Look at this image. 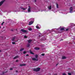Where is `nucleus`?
<instances>
[{
	"mask_svg": "<svg viewBox=\"0 0 75 75\" xmlns=\"http://www.w3.org/2000/svg\"><path fill=\"white\" fill-rule=\"evenodd\" d=\"M16 62H18V60H17L16 61Z\"/></svg>",
	"mask_w": 75,
	"mask_h": 75,
	"instance_id": "obj_50",
	"label": "nucleus"
},
{
	"mask_svg": "<svg viewBox=\"0 0 75 75\" xmlns=\"http://www.w3.org/2000/svg\"><path fill=\"white\" fill-rule=\"evenodd\" d=\"M48 9H49V10H51V6H48Z\"/></svg>",
	"mask_w": 75,
	"mask_h": 75,
	"instance_id": "obj_11",
	"label": "nucleus"
},
{
	"mask_svg": "<svg viewBox=\"0 0 75 75\" xmlns=\"http://www.w3.org/2000/svg\"><path fill=\"white\" fill-rule=\"evenodd\" d=\"M17 58H18V56H16L15 57H14L13 59H16Z\"/></svg>",
	"mask_w": 75,
	"mask_h": 75,
	"instance_id": "obj_21",
	"label": "nucleus"
},
{
	"mask_svg": "<svg viewBox=\"0 0 75 75\" xmlns=\"http://www.w3.org/2000/svg\"><path fill=\"white\" fill-rule=\"evenodd\" d=\"M9 69L11 71H12V70H13V68H10Z\"/></svg>",
	"mask_w": 75,
	"mask_h": 75,
	"instance_id": "obj_32",
	"label": "nucleus"
},
{
	"mask_svg": "<svg viewBox=\"0 0 75 75\" xmlns=\"http://www.w3.org/2000/svg\"><path fill=\"white\" fill-rule=\"evenodd\" d=\"M70 10H72V7H71L70 8Z\"/></svg>",
	"mask_w": 75,
	"mask_h": 75,
	"instance_id": "obj_36",
	"label": "nucleus"
},
{
	"mask_svg": "<svg viewBox=\"0 0 75 75\" xmlns=\"http://www.w3.org/2000/svg\"><path fill=\"white\" fill-rule=\"evenodd\" d=\"M58 65V63H57V64H56V66H57Z\"/></svg>",
	"mask_w": 75,
	"mask_h": 75,
	"instance_id": "obj_49",
	"label": "nucleus"
},
{
	"mask_svg": "<svg viewBox=\"0 0 75 75\" xmlns=\"http://www.w3.org/2000/svg\"><path fill=\"white\" fill-rule=\"evenodd\" d=\"M30 44L29 43H28L27 45V47H30Z\"/></svg>",
	"mask_w": 75,
	"mask_h": 75,
	"instance_id": "obj_16",
	"label": "nucleus"
},
{
	"mask_svg": "<svg viewBox=\"0 0 75 75\" xmlns=\"http://www.w3.org/2000/svg\"><path fill=\"white\" fill-rule=\"evenodd\" d=\"M35 0V1H34L35 2H36V1H37L36 0Z\"/></svg>",
	"mask_w": 75,
	"mask_h": 75,
	"instance_id": "obj_48",
	"label": "nucleus"
},
{
	"mask_svg": "<svg viewBox=\"0 0 75 75\" xmlns=\"http://www.w3.org/2000/svg\"><path fill=\"white\" fill-rule=\"evenodd\" d=\"M1 50H0V52H1Z\"/></svg>",
	"mask_w": 75,
	"mask_h": 75,
	"instance_id": "obj_55",
	"label": "nucleus"
},
{
	"mask_svg": "<svg viewBox=\"0 0 75 75\" xmlns=\"http://www.w3.org/2000/svg\"><path fill=\"white\" fill-rule=\"evenodd\" d=\"M33 23H34V21H31L30 22H29L28 25H31V24H33Z\"/></svg>",
	"mask_w": 75,
	"mask_h": 75,
	"instance_id": "obj_5",
	"label": "nucleus"
},
{
	"mask_svg": "<svg viewBox=\"0 0 75 75\" xmlns=\"http://www.w3.org/2000/svg\"><path fill=\"white\" fill-rule=\"evenodd\" d=\"M4 1H5V0H4L0 2V6H1L4 3Z\"/></svg>",
	"mask_w": 75,
	"mask_h": 75,
	"instance_id": "obj_3",
	"label": "nucleus"
},
{
	"mask_svg": "<svg viewBox=\"0 0 75 75\" xmlns=\"http://www.w3.org/2000/svg\"><path fill=\"white\" fill-rule=\"evenodd\" d=\"M29 31H31L32 30V28H30L28 29Z\"/></svg>",
	"mask_w": 75,
	"mask_h": 75,
	"instance_id": "obj_26",
	"label": "nucleus"
},
{
	"mask_svg": "<svg viewBox=\"0 0 75 75\" xmlns=\"http://www.w3.org/2000/svg\"><path fill=\"white\" fill-rule=\"evenodd\" d=\"M26 56H27V57H28V56H29V54H27Z\"/></svg>",
	"mask_w": 75,
	"mask_h": 75,
	"instance_id": "obj_41",
	"label": "nucleus"
},
{
	"mask_svg": "<svg viewBox=\"0 0 75 75\" xmlns=\"http://www.w3.org/2000/svg\"><path fill=\"white\" fill-rule=\"evenodd\" d=\"M62 75H66V74L65 73H63Z\"/></svg>",
	"mask_w": 75,
	"mask_h": 75,
	"instance_id": "obj_42",
	"label": "nucleus"
},
{
	"mask_svg": "<svg viewBox=\"0 0 75 75\" xmlns=\"http://www.w3.org/2000/svg\"><path fill=\"white\" fill-rule=\"evenodd\" d=\"M8 20L10 21V20H10V19H8Z\"/></svg>",
	"mask_w": 75,
	"mask_h": 75,
	"instance_id": "obj_52",
	"label": "nucleus"
},
{
	"mask_svg": "<svg viewBox=\"0 0 75 75\" xmlns=\"http://www.w3.org/2000/svg\"><path fill=\"white\" fill-rule=\"evenodd\" d=\"M66 58H67V57H65V56H63V57H62V59H66Z\"/></svg>",
	"mask_w": 75,
	"mask_h": 75,
	"instance_id": "obj_9",
	"label": "nucleus"
},
{
	"mask_svg": "<svg viewBox=\"0 0 75 75\" xmlns=\"http://www.w3.org/2000/svg\"><path fill=\"white\" fill-rule=\"evenodd\" d=\"M39 11H45V12H46V11H46V10H39Z\"/></svg>",
	"mask_w": 75,
	"mask_h": 75,
	"instance_id": "obj_17",
	"label": "nucleus"
},
{
	"mask_svg": "<svg viewBox=\"0 0 75 75\" xmlns=\"http://www.w3.org/2000/svg\"><path fill=\"white\" fill-rule=\"evenodd\" d=\"M30 9H31V8H30V6H29V8L28 9V10H30Z\"/></svg>",
	"mask_w": 75,
	"mask_h": 75,
	"instance_id": "obj_29",
	"label": "nucleus"
},
{
	"mask_svg": "<svg viewBox=\"0 0 75 75\" xmlns=\"http://www.w3.org/2000/svg\"><path fill=\"white\" fill-rule=\"evenodd\" d=\"M54 75H57V74L56 73L55 74H54Z\"/></svg>",
	"mask_w": 75,
	"mask_h": 75,
	"instance_id": "obj_45",
	"label": "nucleus"
},
{
	"mask_svg": "<svg viewBox=\"0 0 75 75\" xmlns=\"http://www.w3.org/2000/svg\"><path fill=\"white\" fill-rule=\"evenodd\" d=\"M17 58H18V56H16L15 57H14L13 59H16Z\"/></svg>",
	"mask_w": 75,
	"mask_h": 75,
	"instance_id": "obj_20",
	"label": "nucleus"
},
{
	"mask_svg": "<svg viewBox=\"0 0 75 75\" xmlns=\"http://www.w3.org/2000/svg\"><path fill=\"white\" fill-rule=\"evenodd\" d=\"M0 38H3V36H1Z\"/></svg>",
	"mask_w": 75,
	"mask_h": 75,
	"instance_id": "obj_43",
	"label": "nucleus"
},
{
	"mask_svg": "<svg viewBox=\"0 0 75 75\" xmlns=\"http://www.w3.org/2000/svg\"><path fill=\"white\" fill-rule=\"evenodd\" d=\"M39 37H42V36L41 35H39L38 36Z\"/></svg>",
	"mask_w": 75,
	"mask_h": 75,
	"instance_id": "obj_40",
	"label": "nucleus"
},
{
	"mask_svg": "<svg viewBox=\"0 0 75 75\" xmlns=\"http://www.w3.org/2000/svg\"><path fill=\"white\" fill-rule=\"evenodd\" d=\"M26 52H26L25 51L23 52V54H26Z\"/></svg>",
	"mask_w": 75,
	"mask_h": 75,
	"instance_id": "obj_30",
	"label": "nucleus"
},
{
	"mask_svg": "<svg viewBox=\"0 0 75 75\" xmlns=\"http://www.w3.org/2000/svg\"><path fill=\"white\" fill-rule=\"evenodd\" d=\"M55 29H56V28H55Z\"/></svg>",
	"mask_w": 75,
	"mask_h": 75,
	"instance_id": "obj_59",
	"label": "nucleus"
},
{
	"mask_svg": "<svg viewBox=\"0 0 75 75\" xmlns=\"http://www.w3.org/2000/svg\"><path fill=\"white\" fill-rule=\"evenodd\" d=\"M28 13H30V12H31V10H28Z\"/></svg>",
	"mask_w": 75,
	"mask_h": 75,
	"instance_id": "obj_28",
	"label": "nucleus"
},
{
	"mask_svg": "<svg viewBox=\"0 0 75 75\" xmlns=\"http://www.w3.org/2000/svg\"><path fill=\"white\" fill-rule=\"evenodd\" d=\"M36 27L37 29H40V28L38 26H36Z\"/></svg>",
	"mask_w": 75,
	"mask_h": 75,
	"instance_id": "obj_24",
	"label": "nucleus"
},
{
	"mask_svg": "<svg viewBox=\"0 0 75 75\" xmlns=\"http://www.w3.org/2000/svg\"><path fill=\"white\" fill-rule=\"evenodd\" d=\"M24 49L23 48H22L20 50V51H22L24 50Z\"/></svg>",
	"mask_w": 75,
	"mask_h": 75,
	"instance_id": "obj_22",
	"label": "nucleus"
},
{
	"mask_svg": "<svg viewBox=\"0 0 75 75\" xmlns=\"http://www.w3.org/2000/svg\"><path fill=\"white\" fill-rule=\"evenodd\" d=\"M24 38H27V36L25 35L24 36Z\"/></svg>",
	"mask_w": 75,
	"mask_h": 75,
	"instance_id": "obj_33",
	"label": "nucleus"
},
{
	"mask_svg": "<svg viewBox=\"0 0 75 75\" xmlns=\"http://www.w3.org/2000/svg\"><path fill=\"white\" fill-rule=\"evenodd\" d=\"M11 30V31H13V30Z\"/></svg>",
	"mask_w": 75,
	"mask_h": 75,
	"instance_id": "obj_53",
	"label": "nucleus"
},
{
	"mask_svg": "<svg viewBox=\"0 0 75 75\" xmlns=\"http://www.w3.org/2000/svg\"><path fill=\"white\" fill-rule=\"evenodd\" d=\"M56 5L57 8H58V5L57 4Z\"/></svg>",
	"mask_w": 75,
	"mask_h": 75,
	"instance_id": "obj_38",
	"label": "nucleus"
},
{
	"mask_svg": "<svg viewBox=\"0 0 75 75\" xmlns=\"http://www.w3.org/2000/svg\"><path fill=\"white\" fill-rule=\"evenodd\" d=\"M35 58L36 59L37 58H38V55H36L35 56Z\"/></svg>",
	"mask_w": 75,
	"mask_h": 75,
	"instance_id": "obj_27",
	"label": "nucleus"
},
{
	"mask_svg": "<svg viewBox=\"0 0 75 75\" xmlns=\"http://www.w3.org/2000/svg\"><path fill=\"white\" fill-rule=\"evenodd\" d=\"M42 56H44V55H45V54H42Z\"/></svg>",
	"mask_w": 75,
	"mask_h": 75,
	"instance_id": "obj_31",
	"label": "nucleus"
},
{
	"mask_svg": "<svg viewBox=\"0 0 75 75\" xmlns=\"http://www.w3.org/2000/svg\"><path fill=\"white\" fill-rule=\"evenodd\" d=\"M40 68L39 67H38L36 69H33V71L36 72H38V71H40Z\"/></svg>",
	"mask_w": 75,
	"mask_h": 75,
	"instance_id": "obj_1",
	"label": "nucleus"
},
{
	"mask_svg": "<svg viewBox=\"0 0 75 75\" xmlns=\"http://www.w3.org/2000/svg\"><path fill=\"white\" fill-rule=\"evenodd\" d=\"M38 11H39V10H35V12H38Z\"/></svg>",
	"mask_w": 75,
	"mask_h": 75,
	"instance_id": "obj_23",
	"label": "nucleus"
},
{
	"mask_svg": "<svg viewBox=\"0 0 75 75\" xmlns=\"http://www.w3.org/2000/svg\"><path fill=\"white\" fill-rule=\"evenodd\" d=\"M4 22H2V23H1V25H3V24H4Z\"/></svg>",
	"mask_w": 75,
	"mask_h": 75,
	"instance_id": "obj_34",
	"label": "nucleus"
},
{
	"mask_svg": "<svg viewBox=\"0 0 75 75\" xmlns=\"http://www.w3.org/2000/svg\"><path fill=\"white\" fill-rule=\"evenodd\" d=\"M16 38V37H14L13 38L12 40V41H14V40H15Z\"/></svg>",
	"mask_w": 75,
	"mask_h": 75,
	"instance_id": "obj_12",
	"label": "nucleus"
},
{
	"mask_svg": "<svg viewBox=\"0 0 75 75\" xmlns=\"http://www.w3.org/2000/svg\"><path fill=\"white\" fill-rule=\"evenodd\" d=\"M57 30H58V29H57Z\"/></svg>",
	"mask_w": 75,
	"mask_h": 75,
	"instance_id": "obj_58",
	"label": "nucleus"
},
{
	"mask_svg": "<svg viewBox=\"0 0 75 75\" xmlns=\"http://www.w3.org/2000/svg\"><path fill=\"white\" fill-rule=\"evenodd\" d=\"M29 52H30V54H33V55H34V53H33V52H32V51H31V50H29Z\"/></svg>",
	"mask_w": 75,
	"mask_h": 75,
	"instance_id": "obj_7",
	"label": "nucleus"
},
{
	"mask_svg": "<svg viewBox=\"0 0 75 75\" xmlns=\"http://www.w3.org/2000/svg\"><path fill=\"white\" fill-rule=\"evenodd\" d=\"M63 40V39H62L60 40V41H62Z\"/></svg>",
	"mask_w": 75,
	"mask_h": 75,
	"instance_id": "obj_46",
	"label": "nucleus"
},
{
	"mask_svg": "<svg viewBox=\"0 0 75 75\" xmlns=\"http://www.w3.org/2000/svg\"><path fill=\"white\" fill-rule=\"evenodd\" d=\"M20 8H21V9H22V10H26V9H27V8H23L22 7H21Z\"/></svg>",
	"mask_w": 75,
	"mask_h": 75,
	"instance_id": "obj_10",
	"label": "nucleus"
},
{
	"mask_svg": "<svg viewBox=\"0 0 75 75\" xmlns=\"http://www.w3.org/2000/svg\"><path fill=\"white\" fill-rule=\"evenodd\" d=\"M70 13H73V11H72V10H70Z\"/></svg>",
	"mask_w": 75,
	"mask_h": 75,
	"instance_id": "obj_25",
	"label": "nucleus"
},
{
	"mask_svg": "<svg viewBox=\"0 0 75 75\" xmlns=\"http://www.w3.org/2000/svg\"><path fill=\"white\" fill-rule=\"evenodd\" d=\"M18 41V40L15 41V42H17Z\"/></svg>",
	"mask_w": 75,
	"mask_h": 75,
	"instance_id": "obj_51",
	"label": "nucleus"
},
{
	"mask_svg": "<svg viewBox=\"0 0 75 75\" xmlns=\"http://www.w3.org/2000/svg\"><path fill=\"white\" fill-rule=\"evenodd\" d=\"M68 74L69 75H71V73H68Z\"/></svg>",
	"mask_w": 75,
	"mask_h": 75,
	"instance_id": "obj_37",
	"label": "nucleus"
},
{
	"mask_svg": "<svg viewBox=\"0 0 75 75\" xmlns=\"http://www.w3.org/2000/svg\"><path fill=\"white\" fill-rule=\"evenodd\" d=\"M25 65H26V64H20V66L21 67H22V66H25Z\"/></svg>",
	"mask_w": 75,
	"mask_h": 75,
	"instance_id": "obj_15",
	"label": "nucleus"
},
{
	"mask_svg": "<svg viewBox=\"0 0 75 75\" xmlns=\"http://www.w3.org/2000/svg\"><path fill=\"white\" fill-rule=\"evenodd\" d=\"M50 75H51L50 74Z\"/></svg>",
	"mask_w": 75,
	"mask_h": 75,
	"instance_id": "obj_57",
	"label": "nucleus"
},
{
	"mask_svg": "<svg viewBox=\"0 0 75 75\" xmlns=\"http://www.w3.org/2000/svg\"><path fill=\"white\" fill-rule=\"evenodd\" d=\"M5 73H6V72H3L2 74H5Z\"/></svg>",
	"mask_w": 75,
	"mask_h": 75,
	"instance_id": "obj_39",
	"label": "nucleus"
},
{
	"mask_svg": "<svg viewBox=\"0 0 75 75\" xmlns=\"http://www.w3.org/2000/svg\"><path fill=\"white\" fill-rule=\"evenodd\" d=\"M32 59L33 61H38V59L37 58L36 59L35 58H32Z\"/></svg>",
	"mask_w": 75,
	"mask_h": 75,
	"instance_id": "obj_4",
	"label": "nucleus"
},
{
	"mask_svg": "<svg viewBox=\"0 0 75 75\" xmlns=\"http://www.w3.org/2000/svg\"><path fill=\"white\" fill-rule=\"evenodd\" d=\"M16 72H18V71L16 70Z\"/></svg>",
	"mask_w": 75,
	"mask_h": 75,
	"instance_id": "obj_47",
	"label": "nucleus"
},
{
	"mask_svg": "<svg viewBox=\"0 0 75 75\" xmlns=\"http://www.w3.org/2000/svg\"><path fill=\"white\" fill-rule=\"evenodd\" d=\"M32 40L29 39V40H28V43H30V42H32Z\"/></svg>",
	"mask_w": 75,
	"mask_h": 75,
	"instance_id": "obj_8",
	"label": "nucleus"
},
{
	"mask_svg": "<svg viewBox=\"0 0 75 75\" xmlns=\"http://www.w3.org/2000/svg\"><path fill=\"white\" fill-rule=\"evenodd\" d=\"M69 30V29H66V31H68V30Z\"/></svg>",
	"mask_w": 75,
	"mask_h": 75,
	"instance_id": "obj_44",
	"label": "nucleus"
},
{
	"mask_svg": "<svg viewBox=\"0 0 75 75\" xmlns=\"http://www.w3.org/2000/svg\"><path fill=\"white\" fill-rule=\"evenodd\" d=\"M35 50H40V48L38 47H35L34 48Z\"/></svg>",
	"mask_w": 75,
	"mask_h": 75,
	"instance_id": "obj_6",
	"label": "nucleus"
},
{
	"mask_svg": "<svg viewBox=\"0 0 75 75\" xmlns=\"http://www.w3.org/2000/svg\"><path fill=\"white\" fill-rule=\"evenodd\" d=\"M21 31H22V33H26L27 32V30L23 29H21Z\"/></svg>",
	"mask_w": 75,
	"mask_h": 75,
	"instance_id": "obj_2",
	"label": "nucleus"
},
{
	"mask_svg": "<svg viewBox=\"0 0 75 75\" xmlns=\"http://www.w3.org/2000/svg\"><path fill=\"white\" fill-rule=\"evenodd\" d=\"M12 44L14 45V44H15V42H12Z\"/></svg>",
	"mask_w": 75,
	"mask_h": 75,
	"instance_id": "obj_35",
	"label": "nucleus"
},
{
	"mask_svg": "<svg viewBox=\"0 0 75 75\" xmlns=\"http://www.w3.org/2000/svg\"><path fill=\"white\" fill-rule=\"evenodd\" d=\"M54 31V32H55V31Z\"/></svg>",
	"mask_w": 75,
	"mask_h": 75,
	"instance_id": "obj_56",
	"label": "nucleus"
},
{
	"mask_svg": "<svg viewBox=\"0 0 75 75\" xmlns=\"http://www.w3.org/2000/svg\"><path fill=\"white\" fill-rule=\"evenodd\" d=\"M44 39H45V38H42V39H41V40L42 41H45V40H44Z\"/></svg>",
	"mask_w": 75,
	"mask_h": 75,
	"instance_id": "obj_14",
	"label": "nucleus"
},
{
	"mask_svg": "<svg viewBox=\"0 0 75 75\" xmlns=\"http://www.w3.org/2000/svg\"><path fill=\"white\" fill-rule=\"evenodd\" d=\"M52 11L54 12V13H55L56 12H57V10H52Z\"/></svg>",
	"mask_w": 75,
	"mask_h": 75,
	"instance_id": "obj_18",
	"label": "nucleus"
},
{
	"mask_svg": "<svg viewBox=\"0 0 75 75\" xmlns=\"http://www.w3.org/2000/svg\"><path fill=\"white\" fill-rule=\"evenodd\" d=\"M13 12H17V11H17V10H13Z\"/></svg>",
	"mask_w": 75,
	"mask_h": 75,
	"instance_id": "obj_19",
	"label": "nucleus"
},
{
	"mask_svg": "<svg viewBox=\"0 0 75 75\" xmlns=\"http://www.w3.org/2000/svg\"><path fill=\"white\" fill-rule=\"evenodd\" d=\"M64 30H65V28H62L60 29V30H61V31Z\"/></svg>",
	"mask_w": 75,
	"mask_h": 75,
	"instance_id": "obj_13",
	"label": "nucleus"
},
{
	"mask_svg": "<svg viewBox=\"0 0 75 75\" xmlns=\"http://www.w3.org/2000/svg\"><path fill=\"white\" fill-rule=\"evenodd\" d=\"M1 28V27L0 26V29Z\"/></svg>",
	"mask_w": 75,
	"mask_h": 75,
	"instance_id": "obj_54",
	"label": "nucleus"
}]
</instances>
